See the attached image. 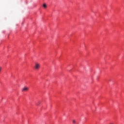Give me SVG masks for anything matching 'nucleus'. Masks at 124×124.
<instances>
[{
	"mask_svg": "<svg viewBox=\"0 0 124 124\" xmlns=\"http://www.w3.org/2000/svg\"><path fill=\"white\" fill-rule=\"evenodd\" d=\"M40 67V64L38 63H36L35 65V68L36 70H38L39 69V68Z\"/></svg>",
	"mask_w": 124,
	"mask_h": 124,
	"instance_id": "nucleus-1",
	"label": "nucleus"
},
{
	"mask_svg": "<svg viewBox=\"0 0 124 124\" xmlns=\"http://www.w3.org/2000/svg\"><path fill=\"white\" fill-rule=\"evenodd\" d=\"M28 91H29V88L27 87H24L22 89V92H28Z\"/></svg>",
	"mask_w": 124,
	"mask_h": 124,
	"instance_id": "nucleus-2",
	"label": "nucleus"
},
{
	"mask_svg": "<svg viewBox=\"0 0 124 124\" xmlns=\"http://www.w3.org/2000/svg\"><path fill=\"white\" fill-rule=\"evenodd\" d=\"M43 7H44L45 8H46V7H47V6L46 5V4H43Z\"/></svg>",
	"mask_w": 124,
	"mask_h": 124,
	"instance_id": "nucleus-3",
	"label": "nucleus"
},
{
	"mask_svg": "<svg viewBox=\"0 0 124 124\" xmlns=\"http://www.w3.org/2000/svg\"><path fill=\"white\" fill-rule=\"evenodd\" d=\"M73 124H75V123H76L75 120H73Z\"/></svg>",
	"mask_w": 124,
	"mask_h": 124,
	"instance_id": "nucleus-4",
	"label": "nucleus"
}]
</instances>
